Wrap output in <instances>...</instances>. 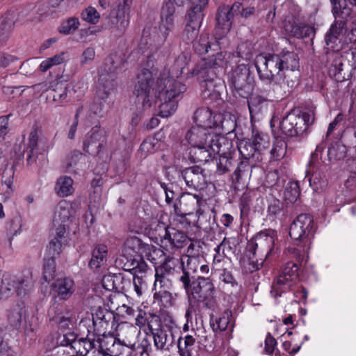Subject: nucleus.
<instances>
[{"instance_id":"30","label":"nucleus","mask_w":356,"mask_h":356,"mask_svg":"<svg viewBox=\"0 0 356 356\" xmlns=\"http://www.w3.org/2000/svg\"><path fill=\"white\" fill-rule=\"evenodd\" d=\"M277 55L278 60L285 74L288 70L294 71L298 68L299 59L296 53L288 51Z\"/></svg>"},{"instance_id":"64","label":"nucleus","mask_w":356,"mask_h":356,"mask_svg":"<svg viewBox=\"0 0 356 356\" xmlns=\"http://www.w3.org/2000/svg\"><path fill=\"white\" fill-rule=\"evenodd\" d=\"M85 346L89 352L92 350L99 351V335H97L94 332L92 334L89 332L86 337V345Z\"/></svg>"},{"instance_id":"3","label":"nucleus","mask_w":356,"mask_h":356,"mask_svg":"<svg viewBox=\"0 0 356 356\" xmlns=\"http://www.w3.org/2000/svg\"><path fill=\"white\" fill-rule=\"evenodd\" d=\"M191 308L200 311L201 309H213L216 305L214 298L215 287L209 277L198 276L191 282L182 284Z\"/></svg>"},{"instance_id":"50","label":"nucleus","mask_w":356,"mask_h":356,"mask_svg":"<svg viewBox=\"0 0 356 356\" xmlns=\"http://www.w3.org/2000/svg\"><path fill=\"white\" fill-rule=\"evenodd\" d=\"M298 266L296 264L289 261L282 268L280 274L282 276L291 279V281L297 282L298 279Z\"/></svg>"},{"instance_id":"26","label":"nucleus","mask_w":356,"mask_h":356,"mask_svg":"<svg viewBox=\"0 0 356 356\" xmlns=\"http://www.w3.org/2000/svg\"><path fill=\"white\" fill-rule=\"evenodd\" d=\"M332 3V13L335 19L346 20L350 16L352 7L356 6V0H330Z\"/></svg>"},{"instance_id":"48","label":"nucleus","mask_w":356,"mask_h":356,"mask_svg":"<svg viewBox=\"0 0 356 356\" xmlns=\"http://www.w3.org/2000/svg\"><path fill=\"white\" fill-rule=\"evenodd\" d=\"M65 60V53L61 52L58 54H56L53 57L48 58L43 60L40 65V71L44 72L49 70L54 65H60L63 63Z\"/></svg>"},{"instance_id":"42","label":"nucleus","mask_w":356,"mask_h":356,"mask_svg":"<svg viewBox=\"0 0 356 356\" xmlns=\"http://www.w3.org/2000/svg\"><path fill=\"white\" fill-rule=\"evenodd\" d=\"M160 133L155 134L154 138L145 139L140 145V149L145 153H154L161 148L162 143L159 136Z\"/></svg>"},{"instance_id":"21","label":"nucleus","mask_w":356,"mask_h":356,"mask_svg":"<svg viewBox=\"0 0 356 356\" xmlns=\"http://www.w3.org/2000/svg\"><path fill=\"white\" fill-rule=\"evenodd\" d=\"M189 61V56L185 53H181L174 59L169 69H163L160 72L159 76L165 73V76L168 79H173L178 81L177 79L183 74L184 70L188 65Z\"/></svg>"},{"instance_id":"43","label":"nucleus","mask_w":356,"mask_h":356,"mask_svg":"<svg viewBox=\"0 0 356 356\" xmlns=\"http://www.w3.org/2000/svg\"><path fill=\"white\" fill-rule=\"evenodd\" d=\"M300 195V190L298 182H289L284 191V198L288 203H294Z\"/></svg>"},{"instance_id":"10","label":"nucleus","mask_w":356,"mask_h":356,"mask_svg":"<svg viewBox=\"0 0 356 356\" xmlns=\"http://www.w3.org/2000/svg\"><path fill=\"white\" fill-rule=\"evenodd\" d=\"M32 279L28 277H17L4 275L1 285L0 292L4 297L16 293L20 298L26 297L33 287Z\"/></svg>"},{"instance_id":"22","label":"nucleus","mask_w":356,"mask_h":356,"mask_svg":"<svg viewBox=\"0 0 356 356\" xmlns=\"http://www.w3.org/2000/svg\"><path fill=\"white\" fill-rule=\"evenodd\" d=\"M63 308V305L54 302L48 310V316L51 321H54L60 327L65 328L73 323L74 318L69 312L64 313Z\"/></svg>"},{"instance_id":"47","label":"nucleus","mask_w":356,"mask_h":356,"mask_svg":"<svg viewBox=\"0 0 356 356\" xmlns=\"http://www.w3.org/2000/svg\"><path fill=\"white\" fill-rule=\"evenodd\" d=\"M184 200L186 202L192 204V206L197 207L196 215L197 216V222H199L200 220L201 216H203L204 213V207H206V203L202 201L198 195L190 193L187 194Z\"/></svg>"},{"instance_id":"1","label":"nucleus","mask_w":356,"mask_h":356,"mask_svg":"<svg viewBox=\"0 0 356 356\" xmlns=\"http://www.w3.org/2000/svg\"><path fill=\"white\" fill-rule=\"evenodd\" d=\"M163 73L154 81L153 72L144 69L138 75L134 94L137 109L149 110L159 103L158 115L167 118L174 113L177 107V98L186 91L185 85L173 79H168Z\"/></svg>"},{"instance_id":"37","label":"nucleus","mask_w":356,"mask_h":356,"mask_svg":"<svg viewBox=\"0 0 356 356\" xmlns=\"http://www.w3.org/2000/svg\"><path fill=\"white\" fill-rule=\"evenodd\" d=\"M346 20L335 19V22L332 24L330 31L325 38V42L327 45H331L334 43L338 38L343 34L346 27Z\"/></svg>"},{"instance_id":"8","label":"nucleus","mask_w":356,"mask_h":356,"mask_svg":"<svg viewBox=\"0 0 356 356\" xmlns=\"http://www.w3.org/2000/svg\"><path fill=\"white\" fill-rule=\"evenodd\" d=\"M313 113H301L293 111L289 113L280 124V129L282 134L289 137L302 134L313 123Z\"/></svg>"},{"instance_id":"52","label":"nucleus","mask_w":356,"mask_h":356,"mask_svg":"<svg viewBox=\"0 0 356 356\" xmlns=\"http://www.w3.org/2000/svg\"><path fill=\"white\" fill-rule=\"evenodd\" d=\"M26 311L21 305H17L13 308L8 314V319L13 326L20 325L23 318L25 316Z\"/></svg>"},{"instance_id":"35","label":"nucleus","mask_w":356,"mask_h":356,"mask_svg":"<svg viewBox=\"0 0 356 356\" xmlns=\"http://www.w3.org/2000/svg\"><path fill=\"white\" fill-rule=\"evenodd\" d=\"M156 251L161 252L163 255V259L161 261V264L155 267V275L157 276H168L174 270V267L171 265L173 257L168 254L166 255L164 250L159 249H155L154 252Z\"/></svg>"},{"instance_id":"20","label":"nucleus","mask_w":356,"mask_h":356,"mask_svg":"<svg viewBox=\"0 0 356 356\" xmlns=\"http://www.w3.org/2000/svg\"><path fill=\"white\" fill-rule=\"evenodd\" d=\"M126 346L113 335L99 336V352L108 356H118L120 347Z\"/></svg>"},{"instance_id":"39","label":"nucleus","mask_w":356,"mask_h":356,"mask_svg":"<svg viewBox=\"0 0 356 356\" xmlns=\"http://www.w3.org/2000/svg\"><path fill=\"white\" fill-rule=\"evenodd\" d=\"M98 99H96L93 103L90 105L89 111L88 112V118L89 120L95 118H102L104 115V104L102 100L99 99H104L107 97V93L100 94L99 92L97 93Z\"/></svg>"},{"instance_id":"2","label":"nucleus","mask_w":356,"mask_h":356,"mask_svg":"<svg viewBox=\"0 0 356 356\" xmlns=\"http://www.w3.org/2000/svg\"><path fill=\"white\" fill-rule=\"evenodd\" d=\"M185 139L191 145L189 154L194 162L206 163L219 155L218 171L224 173L229 170L228 157L234 148L232 141L225 135L195 125L187 132Z\"/></svg>"},{"instance_id":"49","label":"nucleus","mask_w":356,"mask_h":356,"mask_svg":"<svg viewBox=\"0 0 356 356\" xmlns=\"http://www.w3.org/2000/svg\"><path fill=\"white\" fill-rule=\"evenodd\" d=\"M254 147L250 139L248 140H243L239 142L238 150L243 159H249L254 157L256 152H257Z\"/></svg>"},{"instance_id":"63","label":"nucleus","mask_w":356,"mask_h":356,"mask_svg":"<svg viewBox=\"0 0 356 356\" xmlns=\"http://www.w3.org/2000/svg\"><path fill=\"white\" fill-rule=\"evenodd\" d=\"M95 57V50L93 47H88L83 51L80 64L81 65H85L90 64Z\"/></svg>"},{"instance_id":"25","label":"nucleus","mask_w":356,"mask_h":356,"mask_svg":"<svg viewBox=\"0 0 356 356\" xmlns=\"http://www.w3.org/2000/svg\"><path fill=\"white\" fill-rule=\"evenodd\" d=\"M203 18L200 16H186V26L183 33V40L186 42H192L199 34Z\"/></svg>"},{"instance_id":"14","label":"nucleus","mask_w":356,"mask_h":356,"mask_svg":"<svg viewBox=\"0 0 356 356\" xmlns=\"http://www.w3.org/2000/svg\"><path fill=\"white\" fill-rule=\"evenodd\" d=\"M195 246H188L186 255L181 258L182 275L179 277L181 284H186L195 279V274L200 266L199 252L195 254Z\"/></svg>"},{"instance_id":"61","label":"nucleus","mask_w":356,"mask_h":356,"mask_svg":"<svg viewBox=\"0 0 356 356\" xmlns=\"http://www.w3.org/2000/svg\"><path fill=\"white\" fill-rule=\"evenodd\" d=\"M166 234L169 235L171 245H179L181 243H187L188 237L181 232L172 229V232L167 231Z\"/></svg>"},{"instance_id":"16","label":"nucleus","mask_w":356,"mask_h":356,"mask_svg":"<svg viewBox=\"0 0 356 356\" xmlns=\"http://www.w3.org/2000/svg\"><path fill=\"white\" fill-rule=\"evenodd\" d=\"M75 210L70 202L60 201L55 207L53 216V225H64L69 226L74 219Z\"/></svg>"},{"instance_id":"9","label":"nucleus","mask_w":356,"mask_h":356,"mask_svg":"<svg viewBox=\"0 0 356 356\" xmlns=\"http://www.w3.org/2000/svg\"><path fill=\"white\" fill-rule=\"evenodd\" d=\"M254 7H242L238 2L234 3L231 8L229 6L220 7L217 13V25L216 33L218 38L226 35L231 29L232 20L235 15H241L243 17H248L253 15Z\"/></svg>"},{"instance_id":"44","label":"nucleus","mask_w":356,"mask_h":356,"mask_svg":"<svg viewBox=\"0 0 356 356\" xmlns=\"http://www.w3.org/2000/svg\"><path fill=\"white\" fill-rule=\"evenodd\" d=\"M76 334L73 332H67L63 334H59L57 337V343L61 346L70 347L73 348H79V343L76 342Z\"/></svg>"},{"instance_id":"7","label":"nucleus","mask_w":356,"mask_h":356,"mask_svg":"<svg viewBox=\"0 0 356 356\" xmlns=\"http://www.w3.org/2000/svg\"><path fill=\"white\" fill-rule=\"evenodd\" d=\"M180 328L170 316L163 318V323L152 332L154 344L156 350H170L181 334Z\"/></svg>"},{"instance_id":"27","label":"nucleus","mask_w":356,"mask_h":356,"mask_svg":"<svg viewBox=\"0 0 356 356\" xmlns=\"http://www.w3.org/2000/svg\"><path fill=\"white\" fill-rule=\"evenodd\" d=\"M86 158L80 152H72L67 156L63 163V168L70 173H77L86 167Z\"/></svg>"},{"instance_id":"62","label":"nucleus","mask_w":356,"mask_h":356,"mask_svg":"<svg viewBox=\"0 0 356 356\" xmlns=\"http://www.w3.org/2000/svg\"><path fill=\"white\" fill-rule=\"evenodd\" d=\"M154 298L159 300L163 305L166 306L167 304L171 302L172 294L165 289H161V290L155 291L154 293Z\"/></svg>"},{"instance_id":"23","label":"nucleus","mask_w":356,"mask_h":356,"mask_svg":"<svg viewBox=\"0 0 356 356\" xmlns=\"http://www.w3.org/2000/svg\"><path fill=\"white\" fill-rule=\"evenodd\" d=\"M28 147L30 149V153L27 158V163L32 165L35 161V159H33L34 151L40 149L44 152H48L51 148V145L47 138L39 136L38 131L34 130L30 133Z\"/></svg>"},{"instance_id":"36","label":"nucleus","mask_w":356,"mask_h":356,"mask_svg":"<svg viewBox=\"0 0 356 356\" xmlns=\"http://www.w3.org/2000/svg\"><path fill=\"white\" fill-rule=\"evenodd\" d=\"M286 151L287 145L285 140L280 137L275 138L270 151V160L277 161L283 159Z\"/></svg>"},{"instance_id":"33","label":"nucleus","mask_w":356,"mask_h":356,"mask_svg":"<svg viewBox=\"0 0 356 356\" xmlns=\"http://www.w3.org/2000/svg\"><path fill=\"white\" fill-rule=\"evenodd\" d=\"M107 246H95L92 252V257L89 266L92 269H97L104 265L107 260Z\"/></svg>"},{"instance_id":"55","label":"nucleus","mask_w":356,"mask_h":356,"mask_svg":"<svg viewBox=\"0 0 356 356\" xmlns=\"http://www.w3.org/2000/svg\"><path fill=\"white\" fill-rule=\"evenodd\" d=\"M79 21L77 18H70L64 22L59 28V32L65 35H68L78 29Z\"/></svg>"},{"instance_id":"46","label":"nucleus","mask_w":356,"mask_h":356,"mask_svg":"<svg viewBox=\"0 0 356 356\" xmlns=\"http://www.w3.org/2000/svg\"><path fill=\"white\" fill-rule=\"evenodd\" d=\"M208 1L209 0H190L187 15L197 17L200 15V17L203 18V10L208 4Z\"/></svg>"},{"instance_id":"29","label":"nucleus","mask_w":356,"mask_h":356,"mask_svg":"<svg viewBox=\"0 0 356 356\" xmlns=\"http://www.w3.org/2000/svg\"><path fill=\"white\" fill-rule=\"evenodd\" d=\"M54 191L61 197L71 195L74 191L73 179L66 175L60 177L56 181Z\"/></svg>"},{"instance_id":"24","label":"nucleus","mask_w":356,"mask_h":356,"mask_svg":"<svg viewBox=\"0 0 356 356\" xmlns=\"http://www.w3.org/2000/svg\"><path fill=\"white\" fill-rule=\"evenodd\" d=\"M51 289L60 300H67L75 291L74 280L69 277L59 278L53 283Z\"/></svg>"},{"instance_id":"41","label":"nucleus","mask_w":356,"mask_h":356,"mask_svg":"<svg viewBox=\"0 0 356 356\" xmlns=\"http://www.w3.org/2000/svg\"><path fill=\"white\" fill-rule=\"evenodd\" d=\"M254 245H275L277 241V232L273 229L261 231L253 238Z\"/></svg>"},{"instance_id":"6","label":"nucleus","mask_w":356,"mask_h":356,"mask_svg":"<svg viewBox=\"0 0 356 356\" xmlns=\"http://www.w3.org/2000/svg\"><path fill=\"white\" fill-rule=\"evenodd\" d=\"M204 60L198 63L196 67L187 75V77L198 76L202 82V98L209 102H216L220 99L219 87L220 80L214 78L213 70H208Z\"/></svg>"},{"instance_id":"12","label":"nucleus","mask_w":356,"mask_h":356,"mask_svg":"<svg viewBox=\"0 0 356 356\" xmlns=\"http://www.w3.org/2000/svg\"><path fill=\"white\" fill-rule=\"evenodd\" d=\"M175 28V7L170 2H166L162 7L161 22L159 25L157 43L163 45Z\"/></svg>"},{"instance_id":"38","label":"nucleus","mask_w":356,"mask_h":356,"mask_svg":"<svg viewBox=\"0 0 356 356\" xmlns=\"http://www.w3.org/2000/svg\"><path fill=\"white\" fill-rule=\"evenodd\" d=\"M232 314L229 312H225L220 317L214 318L210 316V325L213 332H222L228 329L230 325Z\"/></svg>"},{"instance_id":"56","label":"nucleus","mask_w":356,"mask_h":356,"mask_svg":"<svg viewBox=\"0 0 356 356\" xmlns=\"http://www.w3.org/2000/svg\"><path fill=\"white\" fill-rule=\"evenodd\" d=\"M195 51L200 54H205L209 51L211 45L209 41V37L207 34L201 35L198 41L193 44Z\"/></svg>"},{"instance_id":"40","label":"nucleus","mask_w":356,"mask_h":356,"mask_svg":"<svg viewBox=\"0 0 356 356\" xmlns=\"http://www.w3.org/2000/svg\"><path fill=\"white\" fill-rule=\"evenodd\" d=\"M250 140L254 147V148L256 149L257 152H261L262 151L266 150L270 145L269 136L267 134L258 131H252V136Z\"/></svg>"},{"instance_id":"53","label":"nucleus","mask_w":356,"mask_h":356,"mask_svg":"<svg viewBox=\"0 0 356 356\" xmlns=\"http://www.w3.org/2000/svg\"><path fill=\"white\" fill-rule=\"evenodd\" d=\"M327 154L330 160H341L346 156V147L337 143L329 148Z\"/></svg>"},{"instance_id":"51","label":"nucleus","mask_w":356,"mask_h":356,"mask_svg":"<svg viewBox=\"0 0 356 356\" xmlns=\"http://www.w3.org/2000/svg\"><path fill=\"white\" fill-rule=\"evenodd\" d=\"M56 229L55 236L51 241L50 245H63L67 242V228L69 227L64 225H54Z\"/></svg>"},{"instance_id":"4","label":"nucleus","mask_w":356,"mask_h":356,"mask_svg":"<svg viewBox=\"0 0 356 356\" xmlns=\"http://www.w3.org/2000/svg\"><path fill=\"white\" fill-rule=\"evenodd\" d=\"M254 65L263 82L280 87L285 83L289 86V81H285L286 75L283 72L277 54H259L254 59Z\"/></svg>"},{"instance_id":"57","label":"nucleus","mask_w":356,"mask_h":356,"mask_svg":"<svg viewBox=\"0 0 356 356\" xmlns=\"http://www.w3.org/2000/svg\"><path fill=\"white\" fill-rule=\"evenodd\" d=\"M325 176L318 171L312 173L309 178L310 186L316 191L323 188L325 185Z\"/></svg>"},{"instance_id":"28","label":"nucleus","mask_w":356,"mask_h":356,"mask_svg":"<svg viewBox=\"0 0 356 356\" xmlns=\"http://www.w3.org/2000/svg\"><path fill=\"white\" fill-rule=\"evenodd\" d=\"M296 283L279 274L272 284L270 291L271 296L275 299L280 297L282 293H287L292 290Z\"/></svg>"},{"instance_id":"19","label":"nucleus","mask_w":356,"mask_h":356,"mask_svg":"<svg viewBox=\"0 0 356 356\" xmlns=\"http://www.w3.org/2000/svg\"><path fill=\"white\" fill-rule=\"evenodd\" d=\"M181 176L186 185L195 190L203 189L207 184L202 169L198 166H193L184 170Z\"/></svg>"},{"instance_id":"5","label":"nucleus","mask_w":356,"mask_h":356,"mask_svg":"<svg viewBox=\"0 0 356 356\" xmlns=\"http://www.w3.org/2000/svg\"><path fill=\"white\" fill-rule=\"evenodd\" d=\"M196 126L211 130L212 128L220 129L223 135L233 131L236 128V118L229 113L224 114L214 113L208 107L197 108L194 113Z\"/></svg>"},{"instance_id":"13","label":"nucleus","mask_w":356,"mask_h":356,"mask_svg":"<svg viewBox=\"0 0 356 356\" xmlns=\"http://www.w3.org/2000/svg\"><path fill=\"white\" fill-rule=\"evenodd\" d=\"M132 0H118L111 12V22L120 33H123L129 24Z\"/></svg>"},{"instance_id":"15","label":"nucleus","mask_w":356,"mask_h":356,"mask_svg":"<svg viewBox=\"0 0 356 356\" xmlns=\"http://www.w3.org/2000/svg\"><path fill=\"white\" fill-rule=\"evenodd\" d=\"M104 131L99 126H95L86 134L83 141V149L91 155H96L103 145Z\"/></svg>"},{"instance_id":"34","label":"nucleus","mask_w":356,"mask_h":356,"mask_svg":"<svg viewBox=\"0 0 356 356\" xmlns=\"http://www.w3.org/2000/svg\"><path fill=\"white\" fill-rule=\"evenodd\" d=\"M195 339L193 336L186 334L184 337L179 335L177 339L178 353L180 356H192V351L195 345Z\"/></svg>"},{"instance_id":"54","label":"nucleus","mask_w":356,"mask_h":356,"mask_svg":"<svg viewBox=\"0 0 356 356\" xmlns=\"http://www.w3.org/2000/svg\"><path fill=\"white\" fill-rule=\"evenodd\" d=\"M81 18L88 23L95 24L100 19V14L95 8L89 6L81 13Z\"/></svg>"},{"instance_id":"11","label":"nucleus","mask_w":356,"mask_h":356,"mask_svg":"<svg viewBox=\"0 0 356 356\" xmlns=\"http://www.w3.org/2000/svg\"><path fill=\"white\" fill-rule=\"evenodd\" d=\"M314 230L313 217L309 214L301 213L291 225L289 235L293 240L307 243V239L312 235Z\"/></svg>"},{"instance_id":"17","label":"nucleus","mask_w":356,"mask_h":356,"mask_svg":"<svg viewBox=\"0 0 356 356\" xmlns=\"http://www.w3.org/2000/svg\"><path fill=\"white\" fill-rule=\"evenodd\" d=\"M62 252V246H47L44 257L43 279L49 282L55 277L56 262L55 259L59 257Z\"/></svg>"},{"instance_id":"18","label":"nucleus","mask_w":356,"mask_h":356,"mask_svg":"<svg viewBox=\"0 0 356 356\" xmlns=\"http://www.w3.org/2000/svg\"><path fill=\"white\" fill-rule=\"evenodd\" d=\"M115 320L114 314L106 309L99 308L92 314L93 332L101 336L106 334L110 325Z\"/></svg>"},{"instance_id":"60","label":"nucleus","mask_w":356,"mask_h":356,"mask_svg":"<svg viewBox=\"0 0 356 356\" xmlns=\"http://www.w3.org/2000/svg\"><path fill=\"white\" fill-rule=\"evenodd\" d=\"M282 209L283 205L282 202L279 200L273 199L268 204V216L271 218L272 220H274L280 214Z\"/></svg>"},{"instance_id":"31","label":"nucleus","mask_w":356,"mask_h":356,"mask_svg":"<svg viewBox=\"0 0 356 356\" xmlns=\"http://www.w3.org/2000/svg\"><path fill=\"white\" fill-rule=\"evenodd\" d=\"M268 101L260 97L253 96L248 100V108L252 118L266 113L268 110Z\"/></svg>"},{"instance_id":"59","label":"nucleus","mask_w":356,"mask_h":356,"mask_svg":"<svg viewBox=\"0 0 356 356\" xmlns=\"http://www.w3.org/2000/svg\"><path fill=\"white\" fill-rule=\"evenodd\" d=\"M229 56L230 54H227V52H219L216 55H213L209 59V65L210 67H207V69L212 70V67L222 66L227 61V58H229Z\"/></svg>"},{"instance_id":"58","label":"nucleus","mask_w":356,"mask_h":356,"mask_svg":"<svg viewBox=\"0 0 356 356\" xmlns=\"http://www.w3.org/2000/svg\"><path fill=\"white\" fill-rule=\"evenodd\" d=\"M162 323L163 319H161L158 315L154 313L147 312V320L145 321V327H147L151 334Z\"/></svg>"},{"instance_id":"45","label":"nucleus","mask_w":356,"mask_h":356,"mask_svg":"<svg viewBox=\"0 0 356 356\" xmlns=\"http://www.w3.org/2000/svg\"><path fill=\"white\" fill-rule=\"evenodd\" d=\"M15 175V167L7 166L3 172L2 182L6 186L5 193L10 195L14 191L13 179Z\"/></svg>"},{"instance_id":"32","label":"nucleus","mask_w":356,"mask_h":356,"mask_svg":"<svg viewBox=\"0 0 356 356\" xmlns=\"http://www.w3.org/2000/svg\"><path fill=\"white\" fill-rule=\"evenodd\" d=\"M248 73L246 70L244 72L236 74L233 77V85L235 89L240 92L241 96L248 95L252 90V86L248 81Z\"/></svg>"}]
</instances>
